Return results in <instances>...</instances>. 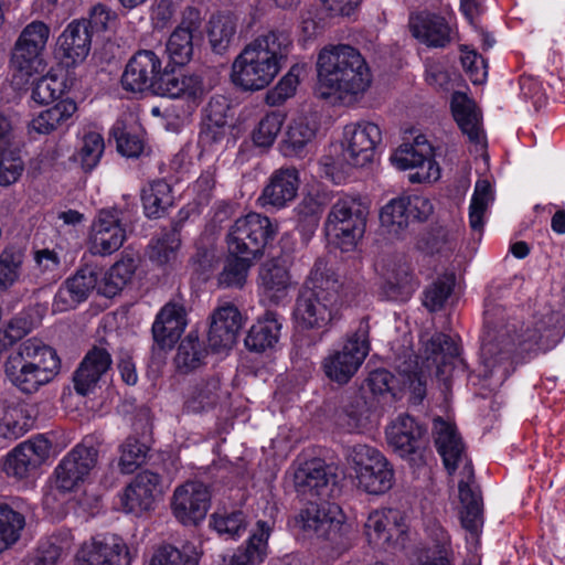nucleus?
Returning <instances> with one entry per match:
<instances>
[{
	"label": "nucleus",
	"instance_id": "obj_1",
	"mask_svg": "<svg viewBox=\"0 0 565 565\" xmlns=\"http://www.w3.org/2000/svg\"><path fill=\"white\" fill-rule=\"evenodd\" d=\"M486 335L481 344L484 377L503 383L512 373V353L547 351L565 335V313L543 308L524 327L518 319L504 321V309L489 301L484 307Z\"/></svg>",
	"mask_w": 565,
	"mask_h": 565
},
{
	"label": "nucleus",
	"instance_id": "obj_2",
	"mask_svg": "<svg viewBox=\"0 0 565 565\" xmlns=\"http://www.w3.org/2000/svg\"><path fill=\"white\" fill-rule=\"evenodd\" d=\"M161 58L150 50L136 52L122 72L120 83L124 90L132 94L150 92L153 95L180 98L193 111L202 103L206 89L202 76L183 74L181 71L162 68Z\"/></svg>",
	"mask_w": 565,
	"mask_h": 565
},
{
	"label": "nucleus",
	"instance_id": "obj_3",
	"mask_svg": "<svg viewBox=\"0 0 565 565\" xmlns=\"http://www.w3.org/2000/svg\"><path fill=\"white\" fill-rule=\"evenodd\" d=\"M292 39L286 30H270L245 45L232 65V83L243 92L269 86L286 65Z\"/></svg>",
	"mask_w": 565,
	"mask_h": 565
},
{
	"label": "nucleus",
	"instance_id": "obj_4",
	"mask_svg": "<svg viewBox=\"0 0 565 565\" xmlns=\"http://www.w3.org/2000/svg\"><path fill=\"white\" fill-rule=\"evenodd\" d=\"M371 73L360 52L345 44L320 50V99L343 103L347 96L366 90Z\"/></svg>",
	"mask_w": 565,
	"mask_h": 565
},
{
	"label": "nucleus",
	"instance_id": "obj_5",
	"mask_svg": "<svg viewBox=\"0 0 565 565\" xmlns=\"http://www.w3.org/2000/svg\"><path fill=\"white\" fill-rule=\"evenodd\" d=\"M50 26L40 20L26 24L17 38L10 57L13 81L21 85L45 70V50L50 38Z\"/></svg>",
	"mask_w": 565,
	"mask_h": 565
},
{
	"label": "nucleus",
	"instance_id": "obj_6",
	"mask_svg": "<svg viewBox=\"0 0 565 565\" xmlns=\"http://www.w3.org/2000/svg\"><path fill=\"white\" fill-rule=\"evenodd\" d=\"M347 460L354 471L358 488L373 495H381L394 484V469L376 448L355 444L347 449Z\"/></svg>",
	"mask_w": 565,
	"mask_h": 565
},
{
	"label": "nucleus",
	"instance_id": "obj_7",
	"mask_svg": "<svg viewBox=\"0 0 565 565\" xmlns=\"http://www.w3.org/2000/svg\"><path fill=\"white\" fill-rule=\"evenodd\" d=\"M366 224V209L354 199H340L333 205L324 223V235L342 252L353 249L362 238Z\"/></svg>",
	"mask_w": 565,
	"mask_h": 565
},
{
	"label": "nucleus",
	"instance_id": "obj_8",
	"mask_svg": "<svg viewBox=\"0 0 565 565\" xmlns=\"http://www.w3.org/2000/svg\"><path fill=\"white\" fill-rule=\"evenodd\" d=\"M278 233L277 223L269 217L249 213L235 221L227 235L228 252L244 254L256 259L264 254Z\"/></svg>",
	"mask_w": 565,
	"mask_h": 565
},
{
	"label": "nucleus",
	"instance_id": "obj_9",
	"mask_svg": "<svg viewBox=\"0 0 565 565\" xmlns=\"http://www.w3.org/2000/svg\"><path fill=\"white\" fill-rule=\"evenodd\" d=\"M387 445L412 466L425 462L429 443L426 425L408 414L397 415L385 428Z\"/></svg>",
	"mask_w": 565,
	"mask_h": 565
},
{
	"label": "nucleus",
	"instance_id": "obj_10",
	"mask_svg": "<svg viewBox=\"0 0 565 565\" xmlns=\"http://www.w3.org/2000/svg\"><path fill=\"white\" fill-rule=\"evenodd\" d=\"M294 483L303 507L290 522L297 536L312 537L318 531V462L316 459L300 465L294 475Z\"/></svg>",
	"mask_w": 565,
	"mask_h": 565
},
{
	"label": "nucleus",
	"instance_id": "obj_11",
	"mask_svg": "<svg viewBox=\"0 0 565 565\" xmlns=\"http://www.w3.org/2000/svg\"><path fill=\"white\" fill-rule=\"evenodd\" d=\"M369 323L362 320L355 333L347 341L342 350L335 351L324 360L326 375L338 384H347L369 353Z\"/></svg>",
	"mask_w": 565,
	"mask_h": 565
},
{
	"label": "nucleus",
	"instance_id": "obj_12",
	"mask_svg": "<svg viewBox=\"0 0 565 565\" xmlns=\"http://www.w3.org/2000/svg\"><path fill=\"white\" fill-rule=\"evenodd\" d=\"M99 443L94 436H86L55 468L56 484L64 491L74 490L90 475L98 462Z\"/></svg>",
	"mask_w": 565,
	"mask_h": 565
},
{
	"label": "nucleus",
	"instance_id": "obj_13",
	"mask_svg": "<svg viewBox=\"0 0 565 565\" xmlns=\"http://www.w3.org/2000/svg\"><path fill=\"white\" fill-rule=\"evenodd\" d=\"M433 213L431 202L422 195H401L390 200L380 212L381 226L401 237L412 222H424Z\"/></svg>",
	"mask_w": 565,
	"mask_h": 565
},
{
	"label": "nucleus",
	"instance_id": "obj_14",
	"mask_svg": "<svg viewBox=\"0 0 565 565\" xmlns=\"http://www.w3.org/2000/svg\"><path fill=\"white\" fill-rule=\"evenodd\" d=\"M318 267L317 263L312 266L309 276L299 289L292 317L296 329V344L299 349H311L315 347L313 332L318 326Z\"/></svg>",
	"mask_w": 565,
	"mask_h": 565
},
{
	"label": "nucleus",
	"instance_id": "obj_15",
	"mask_svg": "<svg viewBox=\"0 0 565 565\" xmlns=\"http://www.w3.org/2000/svg\"><path fill=\"white\" fill-rule=\"evenodd\" d=\"M127 226L122 210H99L90 226V252L105 256L118 250L127 238Z\"/></svg>",
	"mask_w": 565,
	"mask_h": 565
},
{
	"label": "nucleus",
	"instance_id": "obj_16",
	"mask_svg": "<svg viewBox=\"0 0 565 565\" xmlns=\"http://www.w3.org/2000/svg\"><path fill=\"white\" fill-rule=\"evenodd\" d=\"M320 555L335 559L350 547L345 515L335 502H320Z\"/></svg>",
	"mask_w": 565,
	"mask_h": 565
},
{
	"label": "nucleus",
	"instance_id": "obj_17",
	"mask_svg": "<svg viewBox=\"0 0 565 565\" xmlns=\"http://www.w3.org/2000/svg\"><path fill=\"white\" fill-rule=\"evenodd\" d=\"M211 505L209 488L200 481H188L173 493L171 508L175 519L185 526L202 522Z\"/></svg>",
	"mask_w": 565,
	"mask_h": 565
},
{
	"label": "nucleus",
	"instance_id": "obj_18",
	"mask_svg": "<svg viewBox=\"0 0 565 565\" xmlns=\"http://www.w3.org/2000/svg\"><path fill=\"white\" fill-rule=\"evenodd\" d=\"M345 148L343 150L344 160L353 167H364L372 162L376 146L382 140L380 127L371 121H360L349 124L343 131Z\"/></svg>",
	"mask_w": 565,
	"mask_h": 565
},
{
	"label": "nucleus",
	"instance_id": "obj_19",
	"mask_svg": "<svg viewBox=\"0 0 565 565\" xmlns=\"http://www.w3.org/2000/svg\"><path fill=\"white\" fill-rule=\"evenodd\" d=\"M162 481V477L157 472L140 471L120 497L124 510L135 515L153 510L157 500L163 494Z\"/></svg>",
	"mask_w": 565,
	"mask_h": 565
},
{
	"label": "nucleus",
	"instance_id": "obj_20",
	"mask_svg": "<svg viewBox=\"0 0 565 565\" xmlns=\"http://www.w3.org/2000/svg\"><path fill=\"white\" fill-rule=\"evenodd\" d=\"M131 557L124 540L115 534L97 536L77 552L74 565H130Z\"/></svg>",
	"mask_w": 565,
	"mask_h": 565
},
{
	"label": "nucleus",
	"instance_id": "obj_21",
	"mask_svg": "<svg viewBox=\"0 0 565 565\" xmlns=\"http://www.w3.org/2000/svg\"><path fill=\"white\" fill-rule=\"evenodd\" d=\"M393 163L401 170H415L408 174L412 183L436 181L440 177L438 163L434 160L433 147L422 143L418 147L401 146L392 156Z\"/></svg>",
	"mask_w": 565,
	"mask_h": 565
},
{
	"label": "nucleus",
	"instance_id": "obj_22",
	"mask_svg": "<svg viewBox=\"0 0 565 565\" xmlns=\"http://www.w3.org/2000/svg\"><path fill=\"white\" fill-rule=\"evenodd\" d=\"M50 441L38 436L10 451L3 462V471L15 479L30 477L49 457Z\"/></svg>",
	"mask_w": 565,
	"mask_h": 565
},
{
	"label": "nucleus",
	"instance_id": "obj_23",
	"mask_svg": "<svg viewBox=\"0 0 565 565\" xmlns=\"http://www.w3.org/2000/svg\"><path fill=\"white\" fill-rule=\"evenodd\" d=\"M100 275L102 268L97 265L85 264L81 266L58 288L54 296L53 306L60 311L75 308L78 303L85 301L94 289L97 290Z\"/></svg>",
	"mask_w": 565,
	"mask_h": 565
},
{
	"label": "nucleus",
	"instance_id": "obj_24",
	"mask_svg": "<svg viewBox=\"0 0 565 565\" xmlns=\"http://www.w3.org/2000/svg\"><path fill=\"white\" fill-rule=\"evenodd\" d=\"M243 326L241 311L234 305L217 308L212 317L207 332V343L212 352L232 349Z\"/></svg>",
	"mask_w": 565,
	"mask_h": 565
},
{
	"label": "nucleus",
	"instance_id": "obj_25",
	"mask_svg": "<svg viewBox=\"0 0 565 565\" xmlns=\"http://www.w3.org/2000/svg\"><path fill=\"white\" fill-rule=\"evenodd\" d=\"M412 35L431 47H446L451 42V29L439 14L420 11L412 13L408 20Z\"/></svg>",
	"mask_w": 565,
	"mask_h": 565
},
{
	"label": "nucleus",
	"instance_id": "obj_26",
	"mask_svg": "<svg viewBox=\"0 0 565 565\" xmlns=\"http://www.w3.org/2000/svg\"><path fill=\"white\" fill-rule=\"evenodd\" d=\"M113 363L110 353L99 347H93L74 372L73 382L77 394L86 396L97 385Z\"/></svg>",
	"mask_w": 565,
	"mask_h": 565
},
{
	"label": "nucleus",
	"instance_id": "obj_27",
	"mask_svg": "<svg viewBox=\"0 0 565 565\" xmlns=\"http://www.w3.org/2000/svg\"><path fill=\"white\" fill-rule=\"evenodd\" d=\"M92 36L84 19L73 20L67 24L56 41V50L67 66L82 63L88 56Z\"/></svg>",
	"mask_w": 565,
	"mask_h": 565
},
{
	"label": "nucleus",
	"instance_id": "obj_28",
	"mask_svg": "<svg viewBox=\"0 0 565 565\" xmlns=\"http://www.w3.org/2000/svg\"><path fill=\"white\" fill-rule=\"evenodd\" d=\"M299 182L296 168H280L273 172L258 201L263 206L282 209L296 198Z\"/></svg>",
	"mask_w": 565,
	"mask_h": 565
},
{
	"label": "nucleus",
	"instance_id": "obj_29",
	"mask_svg": "<svg viewBox=\"0 0 565 565\" xmlns=\"http://www.w3.org/2000/svg\"><path fill=\"white\" fill-rule=\"evenodd\" d=\"M186 326L182 305L168 302L162 307L152 324V338L160 349L172 348Z\"/></svg>",
	"mask_w": 565,
	"mask_h": 565
},
{
	"label": "nucleus",
	"instance_id": "obj_30",
	"mask_svg": "<svg viewBox=\"0 0 565 565\" xmlns=\"http://www.w3.org/2000/svg\"><path fill=\"white\" fill-rule=\"evenodd\" d=\"M237 17L230 11H217L210 15L204 32L211 51L225 55L234 44L237 33Z\"/></svg>",
	"mask_w": 565,
	"mask_h": 565
},
{
	"label": "nucleus",
	"instance_id": "obj_31",
	"mask_svg": "<svg viewBox=\"0 0 565 565\" xmlns=\"http://www.w3.org/2000/svg\"><path fill=\"white\" fill-rule=\"evenodd\" d=\"M182 226V220L173 222L170 228H162L160 234L150 239L147 255L151 263L160 267H172L175 264L181 246Z\"/></svg>",
	"mask_w": 565,
	"mask_h": 565
},
{
	"label": "nucleus",
	"instance_id": "obj_32",
	"mask_svg": "<svg viewBox=\"0 0 565 565\" xmlns=\"http://www.w3.org/2000/svg\"><path fill=\"white\" fill-rule=\"evenodd\" d=\"M9 356L21 359L25 361L30 366L40 371H44V374L55 377L61 369V360L56 351L44 344L39 339H28L22 342L17 352L11 353Z\"/></svg>",
	"mask_w": 565,
	"mask_h": 565
},
{
	"label": "nucleus",
	"instance_id": "obj_33",
	"mask_svg": "<svg viewBox=\"0 0 565 565\" xmlns=\"http://www.w3.org/2000/svg\"><path fill=\"white\" fill-rule=\"evenodd\" d=\"M318 121L313 115L299 116L294 119L279 145L285 157H301L307 152V146L316 137Z\"/></svg>",
	"mask_w": 565,
	"mask_h": 565
},
{
	"label": "nucleus",
	"instance_id": "obj_34",
	"mask_svg": "<svg viewBox=\"0 0 565 565\" xmlns=\"http://www.w3.org/2000/svg\"><path fill=\"white\" fill-rule=\"evenodd\" d=\"M435 445L449 473L458 468L463 455V443L456 427L438 417L434 420Z\"/></svg>",
	"mask_w": 565,
	"mask_h": 565
},
{
	"label": "nucleus",
	"instance_id": "obj_35",
	"mask_svg": "<svg viewBox=\"0 0 565 565\" xmlns=\"http://www.w3.org/2000/svg\"><path fill=\"white\" fill-rule=\"evenodd\" d=\"M77 110V105L74 100L66 98L60 100L53 107L41 111L28 124V134L33 135H50L55 130L67 126L68 120Z\"/></svg>",
	"mask_w": 565,
	"mask_h": 565
},
{
	"label": "nucleus",
	"instance_id": "obj_36",
	"mask_svg": "<svg viewBox=\"0 0 565 565\" xmlns=\"http://www.w3.org/2000/svg\"><path fill=\"white\" fill-rule=\"evenodd\" d=\"M77 110V105L74 100L66 98L60 100L53 107L41 111L28 124V134L33 135H50L55 130L67 126L68 120Z\"/></svg>",
	"mask_w": 565,
	"mask_h": 565
},
{
	"label": "nucleus",
	"instance_id": "obj_37",
	"mask_svg": "<svg viewBox=\"0 0 565 565\" xmlns=\"http://www.w3.org/2000/svg\"><path fill=\"white\" fill-rule=\"evenodd\" d=\"M4 372L9 381L21 393L31 395L38 392L42 386L53 381V377L44 374L21 359L9 356L4 363Z\"/></svg>",
	"mask_w": 565,
	"mask_h": 565
},
{
	"label": "nucleus",
	"instance_id": "obj_38",
	"mask_svg": "<svg viewBox=\"0 0 565 565\" xmlns=\"http://www.w3.org/2000/svg\"><path fill=\"white\" fill-rule=\"evenodd\" d=\"M221 377L211 375L193 383L184 399V409L188 413H203L214 408L220 401Z\"/></svg>",
	"mask_w": 565,
	"mask_h": 565
},
{
	"label": "nucleus",
	"instance_id": "obj_39",
	"mask_svg": "<svg viewBox=\"0 0 565 565\" xmlns=\"http://www.w3.org/2000/svg\"><path fill=\"white\" fill-rule=\"evenodd\" d=\"M260 533L253 534L245 545L239 546L232 555H224L223 565H258L267 555L269 527L266 522L258 521Z\"/></svg>",
	"mask_w": 565,
	"mask_h": 565
},
{
	"label": "nucleus",
	"instance_id": "obj_40",
	"mask_svg": "<svg viewBox=\"0 0 565 565\" xmlns=\"http://www.w3.org/2000/svg\"><path fill=\"white\" fill-rule=\"evenodd\" d=\"M280 329L281 323L278 320V315L274 311H266L264 318L249 329L245 338L246 348L258 353L274 348L278 342Z\"/></svg>",
	"mask_w": 565,
	"mask_h": 565
},
{
	"label": "nucleus",
	"instance_id": "obj_41",
	"mask_svg": "<svg viewBox=\"0 0 565 565\" xmlns=\"http://www.w3.org/2000/svg\"><path fill=\"white\" fill-rule=\"evenodd\" d=\"M209 347L199 338L198 332L191 331L181 340L174 356L177 370L182 374L195 371L205 364Z\"/></svg>",
	"mask_w": 565,
	"mask_h": 565
},
{
	"label": "nucleus",
	"instance_id": "obj_42",
	"mask_svg": "<svg viewBox=\"0 0 565 565\" xmlns=\"http://www.w3.org/2000/svg\"><path fill=\"white\" fill-rule=\"evenodd\" d=\"M459 498L462 505L460 521L465 530L478 534L483 524L482 497L478 489H473L468 481H459Z\"/></svg>",
	"mask_w": 565,
	"mask_h": 565
},
{
	"label": "nucleus",
	"instance_id": "obj_43",
	"mask_svg": "<svg viewBox=\"0 0 565 565\" xmlns=\"http://www.w3.org/2000/svg\"><path fill=\"white\" fill-rule=\"evenodd\" d=\"M259 277L269 300L278 305L288 295L290 275L286 266L278 259L266 262L260 269Z\"/></svg>",
	"mask_w": 565,
	"mask_h": 565
},
{
	"label": "nucleus",
	"instance_id": "obj_44",
	"mask_svg": "<svg viewBox=\"0 0 565 565\" xmlns=\"http://www.w3.org/2000/svg\"><path fill=\"white\" fill-rule=\"evenodd\" d=\"M141 201L145 215L150 220H158L168 214L174 204V196L170 184L164 180H158L142 190Z\"/></svg>",
	"mask_w": 565,
	"mask_h": 565
},
{
	"label": "nucleus",
	"instance_id": "obj_45",
	"mask_svg": "<svg viewBox=\"0 0 565 565\" xmlns=\"http://www.w3.org/2000/svg\"><path fill=\"white\" fill-rule=\"evenodd\" d=\"M451 110L462 134L470 142L479 143L481 141L480 121L470 100L465 95L456 93L451 102Z\"/></svg>",
	"mask_w": 565,
	"mask_h": 565
},
{
	"label": "nucleus",
	"instance_id": "obj_46",
	"mask_svg": "<svg viewBox=\"0 0 565 565\" xmlns=\"http://www.w3.org/2000/svg\"><path fill=\"white\" fill-rule=\"evenodd\" d=\"M201 554L191 543L181 547L163 544L154 550L149 565H200Z\"/></svg>",
	"mask_w": 565,
	"mask_h": 565
},
{
	"label": "nucleus",
	"instance_id": "obj_47",
	"mask_svg": "<svg viewBox=\"0 0 565 565\" xmlns=\"http://www.w3.org/2000/svg\"><path fill=\"white\" fill-rule=\"evenodd\" d=\"M134 266L131 263L117 262L106 273L98 277L97 294L107 298L118 295L131 279Z\"/></svg>",
	"mask_w": 565,
	"mask_h": 565
},
{
	"label": "nucleus",
	"instance_id": "obj_48",
	"mask_svg": "<svg viewBox=\"0 0 565 565\" xmlns=\"http://www.w3.org/2000/svg\"><path fill=\"white\" fill-rule=\"evenodd\" d=\"M254 260L252 256L228 252L224 268L218 275V285L224 288H242Z\"/></svg>",
	"mask_w": 565,
	"mask_h": 565
},
{
	"label": "nucleus",
	"instance_id": "obj_49",
	"mask_svg": "<svg viewBox=\"0 0 565 565\" xmlns=\"http://www.w3.org/2000/svg\"><path fill=\"white\" fill-rule=\"evenodd\" d=\"M24 258L23 249L17 246H8L0 253V294L19 281Z\"/></svg>",
	"mask_w": 565,
	"mask_h": 565
},
{
	"label": "nucleus",
	"instance_id": "obj_50",
	"mask_svg": "<svg viewBox=\"0 0 565 565\" xmlns=\"http://www.w3.org/2000/svg\"><path fill=\"white\" fill-rule=\"evenodd\" d=\"M494 200L493 191L488 180H478L469 205L470 228L481 234L484 225V213Z\"/></svg>",
	"mask_w": 565,
	"mask_h": 565
},
{
	"label": "nucleus",
	"instance_id": "obj_51",
	"mask_svg": "<svg viewBox=\"0 0 565 565\" xmlns=\"http://www.w3.org/2000/svg\"><path fill=\"white\" fill-rule=\"evenodd\" d=\"M295 212L297 216V227L303 241H311L318 227V192L303 194Z\"/></svg>",
	"mask_w": 565,
	"mask_h": 565
},
{
	"label": "nucleus",
	"instance_id": "obj_52",
	"mask_svg": "<svg viewBox=\"0 0 565 565\" xmlns=\"http://www.w3.org/2000/svg\"><path fill=\"white\" fill-rule=\"evenodd\" d=\"M285 120L286 114L280 110L267 113L252 132L254 145L265 150L271 148Z\"/></svg>",
	"mask_w": 565,
	"mask_h": 565
},
{
	"label": "nucleus",
	"instance_id": "obj_53",
	"mask_svg": "<svg viewBox=\"0 0 565 565\" xmlns=\"http://www.w3.org/2000/svg\"><path fill=\"white\" fill-rule=\"evenodd\" d=\"M24 525L23 514L6 503L0 504V553L19 540Z\"/></svg>",
	"mask_w": 565,
	"mask_h": 565
},
{
	"label": "nucleus",
	"instance_id": "obj_54",
	"mask_svg": "<svg viewBox=\"0 0 565 565\" xmlns=\"http://www.w3.org/2000/svg\"><path fill=\"white\" fill-rule=\"evenodd\" d=\"M425 352L427 360H431L440 369L459 356V347L450 335L438 332L429 339Z\"/></svg>",
	"mask_w": 565,
	"mask_h": 565
},
{
	"label": "nucleus",
	"instance_id": "obj_55",
	"mask_svg": "<svg viewBox=\"0 0 565 565\" xmlns=\"http://www.w3.org/2000/svg\"><path fill=\"white\" fill-rule=\"evenodd\" d=\"M66 89L64 77L47 73L32 83L31 98L39 105H49L62 97Z\"/></svg>",
	"mask_w": 565,
	"mask_h": 565
},
{
	"label": "nucleus",
	"instance_id": "obj_56",
	"mask_svg": "<svg viewBox=\"0 0 565 565\" xmlns=\"http://www.w3.org/2000/svg\"><path fill=\"white\" fill-rule=\"evenodd\" d=\"M343 479L344 473L338 458L330 457L329 461L320 458V499H337L342 493Z\"/></svg>",
	"mask_w": 565,
	"mask_h": 565
},
{
	"label": "nucleus",
	"instance_id": "obj_57",
	"mask_svg": "<svg viewBox=\"0 0 565 565\" xmlns=\"http://www.w3.org/2000/svg\"><path fill=\"white\" fill-rule=\"evenodd\" d=\"M34 270L40 285H51L61 278V259L55 250L43 248L34 252Z\"/></svg>",
	"mask_w": 565,
	"mask_h": 565
},
{
	"label": "nucleus",
	"instance_id": "obj_58",
	"mask_svg": "<svg viewBox=\"0 0 565 565\" xmlns=\"http://www.w3.org/2000/svg\"><path fill=\"white\" fill-rule=\"evenodd\" d=\"M196 43H199L198 38L172 31L167 41L166 51L174 65L184 66L193 58Z\"/></svg>",
	"mask_w": 565,
	"mask_h": 565
},
{
	"label": "nucleus",
	"instance_id": "obj_59",
	"mask_svg": "<svg viewBox=\"0 0 565 565\" xmlns=\"http://www.w3.org/2000/svg\"><path fill=\"white\" fill-rule=\"evenodd\" d=\"M24 171V161L18 147L0 148V185L15 183Z\"/></svg>",
	"mask_w": 565,
	"mask_h": 565
},
{
	"label": "nucleus",
	"instance_id": "obj_60",
	"mask_svg": "<svg viewBox=\"0 0 565 565\" xmlns=\"http://www.w3.org/2000/svg\"><path fill=\"white\" fill-rule=\"evenodd\" d=\"M416 289L413 275L406 269H399L383 285L382 290L388 300L407 301Z\"/></svg>",
	"mask_w": 565,
	"mask_h": 565
},
{
	"label": "nucleus",
	"instance_id": "obj_61",
	"mask_svg": "<svg viewBox=\"0 0 565 565\" xmlns=\"http://www.w3.org/2000/svg\"><path fill=\"white\" fill-rule=\"evenodd\" d=\"M118 467L121 473H132L146 459L149 447L136 436H129L120 446Z\"/></svg>",
	"mask_w": 565,
	"mask_h": 565
},
{
	"label": "nucleus",
	"instance_id": "obj_62",
	"mask_svg": "<svg viewBox=\"0 0 565 565\" xmlns=\"http://www.w3.org/2000/svg\"><path fill=\"white\" fill-rule=\"evenodd\" d=\"M455 287V276L444 275L438 277L424 291L423 305L431 312L444 308L445 302Z\"/></svg>",
	"mask_w": 565,
	"mask_h": 565
},
{
	"label": "nucleus",
	"instance_id": "obj_63",
	"mask_svg": "<svg viewBox=\"0 0 565 565\" xmlns=\"http://www.w3.org/2000/svg\"><path fill=\"white\" fill-rule=\"evenodd\" d=\"M393 530L399 531L396 524L391 525L387 514L379 511L370 513L365 523V534L370 544L379 546L391 542L393 539Z\"/></svg>",
	"mask_w": 565,
	"mask_h": 565
},
{
	"label": "nucleus",
	"instance_id": "obj_64",
	"mask_svg": "<svg viewBox=\"0 0 565 565\" xmlns=\"http://www.w3.org/2000/svg\"><path fill=\"white\" fill-rule=\"evenodd\" d=\"M104 150L105 142L100 134L95 131L85 134L83 146L77 153L82 169L85 172H90L99 163Z\"/></svg>",
	"mask_w": 565,
	"mask_h": 565
}]
</instances>
